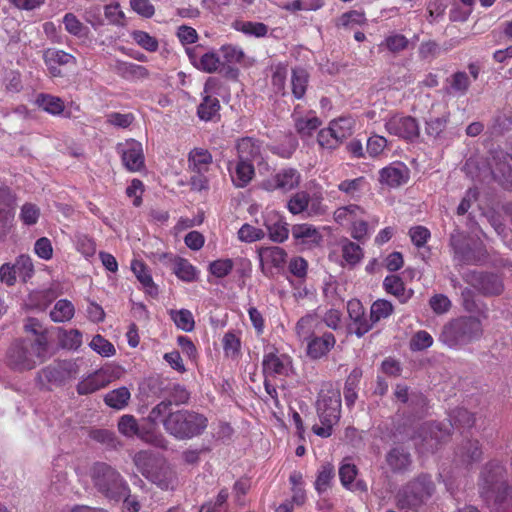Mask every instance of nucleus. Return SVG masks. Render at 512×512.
I'll return each instance as SVG.
<instances>
[{
  "label": "nucleus",
  "mask_w": 512,
  "mask_h": 512,
  "mask_svg": "<svg viewBox=\"0 0 512 512\" xmlns=\"http://www.w3.org/2000/svg\"><path fill=\"white\" fill-rule=\"evenodd\" d=\"M146 420L162 424L166 433L177 440H188L201 435L208 426L205 415L189 409L173 411L171 401H160L150 410Z\"/></svg>",
  "instance_id": "obj_1"
},
{
  "label": "nucleus",
  "mask_w": 512,
  "mask_h": 512,
  "mask_svg": "<svg viewBox=\"0 0 512 512\" xmlns=\"http://www.w3.org/2000/svg\"><path fill=\"white\" fill-rule=\"evenodd\" d=\"M477 485L484 500L500 506L506 503L512 493L506 466L498 459H492L482 467Z\"/></svg>",
  "instance_id": "obj_2"
},
{
  "label": "nucleus",
  "mask_w": 512,
  "mask_h": 512,
  "mask_svg": "<svg viewBox=\"0 0 512 512\" xmlns=\"http://www.w3.org/2000/svg\"><path fill=\"white\" fill-rule=\"evenodd\" d=\"M449 422V425L436 422L424 423L417 432L416 438L421 440V445L427 451L433 452L450 437L453 427L459 430L472 428L475 424V416L465 408H456L449 414Z\"/></svg>",
  "instance_id": "obj_3"
},
{
  "label": "nucleus",
  "mask_w": 512,
  "mask_h": 512,
  "mask_svg": "<svg viewBox=\"0 0 512 512\" xmlns=\"http://www.w3.org/2000/svg\"><path fill=\"white\" fill-rule=\"evenodd\" d=\"M48 339L43 335L38 339H22L14 342L8 350V365L16 371H29L47 358Z\"/></svg>",
  "instance_id": "obj_4"
},
{
  "label": "nucleus",
  "mask_w": 512,
  "mask_h": 512,
  "mask_svg": "<svg viewBox=\"0 0 512 512\" xmlns=\"http://www.w3.org/2000/svg\"><path fill=\"white\" fill-rule=\"evenodd\" d=\"M89 474L94 488L108 500L119 502L125 493L131 492L121 474L105 462H95Z\"/></svg>",
  "instance_id": "obj_5"
},
{
  "label": "nucleus",
  "mask_w": 512,
  "mask_h": 512,
  "mask_svg": "<svg viewBox=\"0 0 512 512\" xmlns=\"http://www.w3.org/2000/svg\"><path fill=\"white\" fill-rule=\"evenodd\" d=\"M482 333V323L478 318L462 316L444 325L440 340L450 348H457L479 339Z\"/></svg>",
  "instance_id": "obj_6"
},
{
  "label": "nucleus",
  "mask_w": 512,
  "mask_h": 512,
  "mask_svg": "<svg viewBox=\"0 0 512 512\" xmlns=\"http://www.w3.org/2000/svg\"><path fill=\"white\" fill-rule=\"evenodd\" d=\"M480 226H475L472 233L477 236H466L459 229L451 234L450 243L454 250L455 258L462 264L482 265L487 262L488 253L482 241L478 238Z\"/></svg>",
  "instance_id": "obj_7"
},
{
  "label": "nucleus",
  "mask_w": 512,
  "mask_h": 512,
  "mask_svg": "<svg viewBox=\"0 0 512 512\" xmlns=\"http://www.w3.org/2000/svg\"><path fill=\"white\" fill-rule=\"evenodd\" d=\"M317 412L321 426L314 425L312 431L320 437L331 436L333 426L338 422L341 412V399L339 394L321 396L317 402Z\"/></svg>",
  "instance_id": "obj_8"
},
{
  "label": "nucleus",
  "mask_w": 512,
  "mask_h": 512,
  "mask_svg": "<svg viewBox=\"0 0 512 512\" xmlns=\"http://www.w3.org/2000/svg\"><path fill=\"white\" fill-rule=\"evenodd\" d=\"M79 374V366L73 360H55L38 371L36 381L41 388L46 384L61 386L66 381L74 379Z\"/></svg>",
  "instance_id": "obj_9"
},
{
  "label": "nucleus",
  "mask_w": 512,
  "mask_h": 512,
  "mask_svg": "<svg viewBox=\"0 0 512 512\" xmlns=\"http://www.w3.org/2000/svg\"><path fill=\"white\" fill-rule=\"evenodd\" d=\"M118 431L126 438L138 437L142 441L152 444L159 448H166L167 440L161 434H155L140 427L138 420L134 415L124 414L117 423Z\"/></svg>",
  "instance_id": "obj_10"
},
{
  "label": "nucleus",
  "mask_w": 512,
  "mask_h": 512,
  "mask_svg": "<svg viewBox=\"0 0 512 512\" xmlns=\"http://www.w3.org/2000/svg\"><path fill=\"white\" fill-rule=\"evenodd\" d=\"M120 376V367L111 365L104 366L82 379L76 386L77 393L79 395L92 394L106 387L116 379H119Z\"/></svg>",
  "instance_id": "obj_11"
},
{
  "label": "nucleus",
  "mask_w": 512,
  "mask_h": 512,
  "mask_svg": "<svg viewBox=\"0 0 512 512\" xmlns=\"http://www.w3.org/2000/svg\"><path fill=\"white\" fill-rule=\"evenodd\" d=\"M385 128L389 134L405 140L412 141L419 136V125L411 116L393 115L386 121Z\"/></svg>",
  "instance_id": "obj_12"
},
{
  "label": "nucleus",
  "mask_w": 512,
  "mask_h": 512,
  "mask_svg": "<svg viewBox=\"0 0 512 512\" xmlns=\"http://www.w3.org/2000/svg\"><path fill=\"white\" fill-rule=\"evenodd\" d=\"M117 152L125 168L132 172L140 171L144 167V154L142 144L134 139H128L117 145Z\"/></svg>",
  "instance_id": "obj_13"
},
{
  "label": "nucleus",
  "mask_w": 512,
  "mask_h": 512,
  "mask_svg": "<svg viewBox=\"0 0 512 512\" xmlns=\"http://www.w3.org/2000/svg\"><path fill=\"white\" fill-rule=\"evenodd\" d=\"M347 313L351 321L349 330L357 337H363L372 329L370 317H366L364 306L359 299H351L347 302Z\"/></svg>",
  "instance_id": "obj_14"
},
{
  "label": "nucleus",
  "mask_w": 512,
  "mask_h": 512,
  "mask_svg": "<svg viewBox=\"0 0 512 512\" xmlns=\"http://www.w3.org/2000/svg\"><path fill=\"white\" fill-rule=\"evenodd\" d=\"M301 181V175L295 168H284L270 179L262 182V187L267 191L281 190L283 192L296 188Z\"/></svg>",
  "instance_id": "obj_15"
},
{
  "label": "nucleus",
  "mask_w": 512,
  "mask_h": 512,
  "mask_svg": "<svg viewBox=\"0 0 512 512\" xmlns=\"http://www.w3.org/2000/svg\"><path fill=\"white\" fill-rule=\"evenodd\" d=\"M306 342V354L312 360L326 357L336 345V337L332 332L322 333L308 339Z\"/></svg>",
  "instance_id": "obj_16"
},
{
  "label": "nucleus",
  "mask_w": 512,
  "mask_h": 512,
  "mask_svg": "<svg viewBox=\"0 0 512 512\" xmlns=\"http://www.w3.org/2000/svg\"><path fill=\"white\" fill-rule=\"evenodd\" d=\"M471 284L485 296H498L504 291L502 279L494 273H473Z\"/></svg>",
  "instance_id": "obj_17"
},
{
  "label": "nucleus",
  "mask_w": 512,
  "mask_h": 512,
  "mask_svg": "<svg viewBox=\"0 0 512 512\" xmlns=\"http://www.w3.org/2000/svg\"><path fill=\"white\" fill-rule=\"evenodd\" d=\"M288 357L279 354L276 349L265 352L262 359V371L264 378H275L277 376H286L288 371Z\"/></svg>",
  "instance_id": "obj_18"
},
{
  "label": "nucleus",
  "mask_w": 512,
  "mask_h": 512,
  "mask_svg": "<svg viewBox=\"0 0 512 512\" xmlns=\"http://www.w3.org/2000/svg\"><path fill=\"white\" fill-rule=\"evenodd\" d=\"M323 331V321L321 316L316 312H309L305 314L295 325L296 335L304 342Z\"/></svg>",
  "instance_id": "obj_19"
},
{
  "label": "nucleus",
  "mask_w": 512,
  "mask_h": 512,
  "mask_svg": "<svg viewBox=\"0 0 512 512\" xmlns=\"http://www.w3.org/2000/svg\"><path fill=\"white\" fill-rule=\"evenodd\" d=\"M237 158L240 161L254 164L262 160L261 144L252 137H244L236 144Z\"/></svg>",
  "instance_id": "obj_20"
},
{
  "label": "nucleus",
  "mask_w": 512,
  "mask_h": 512,
  "mask_svg": "<svg viewBox=\"0 0 512 512\" xmlns=\"http://www.w3.org/2000/svg\"><path fill=\"white\" fill-rule=\"evenodd\" d=\"M176 473L170 464L162 458L152 471L149 481L156 484L162 490L173 489L176 483Z\"/></svg>",
  "instance_id": "obj_21"
},
{
  "label": "nucleus",
  "mask_w": 512,
  "mask_h": 512,
  "mask_svg": "<svg viewBox=\"0 0 512 512\" xmlns=\"http://www.w3.org/2000/svg\"><path fill=\"white\" fill-rule=\"evenodd\" d=\"M409 170L401 162H396L382 168L379 172V181L390 187H397L408 180Z\"/></svg>",
  "instance_id": "obj_22"
},
{
  "label": "nucleus",
  "mask_w": 512,
  "mask_h": 512,
  "mask_svg": "<svg viewBox=\"0 0 512 512\" xmlns=\"http://www.w3.org/2000/svg\"><path fill=\"white\" fill-rule=\"evenodd\" d=\"M383 289L387 294L397 298L401 304L407 303L413 296L412 289H407L402 278L398 275H387L383 280Z\"/></svg>",
  "instance_id": "obj_23"
},
{
  "label": "nucleus",
  "mask_w": 512,
  "mask_h": 512,
  "mask_svg": "<svg viewBox=\"0 0 512 512\" xmlns=\"http://www.w3.org/2000/svg\"><path fill=\"white\" fill-rule=\"evenodd\" d=\"M212 161L211 153L204 148H194L188 155V167L193 173H207Z\"/></svg>",
  "instance_id": "obj_24"
},
{
  "label": "nucleus",
  "mask_w": 512,
  "mask_h": 512,
  "mask_svg": "<svg viewBox=\"0 0 512 512\" xmlns=\"http://www.w3.org/2000/svg\"><path fill=\"white\" fill-rule=\"evenodd\" d=\"M172 271L179 280L186 283L196 282L199 279V270L182 257L173 259Z\"/></svg>",
  "instance_id": "obj_25"
},
{
  "label": "nucleus",
  "mask_w": 512,
  "mask_h": 512,
  "mask_svg": "<svg viewBox=\"0 0 512 512\" xmlns=\"http://www.w3.org/2000/svg\"><path fill=\"white\" fill-rule=\"evenodd\" d=\"M161 459L150 451L141 450L134 455L133 462L137 470L149 480L152 471Z\"/></svg>",
  "instance_id": "obj_26"
},
{
  "label": "nucleus",
  "mask_w": 512,
  "mask_h": 512,
  "mask_svg": "<svg viewBox=\"0 0 512 512\" xmlns=\"http://www.w3.org/2000/svg\"><path fill=\"white\" fill-rule=\"evenodd\" d=\"M386 462L393 472L406 471L411 465V455L403 447H394L387 453Z\"/></svg>",
  "instance_id": "obj_27"
},
{
  "label": "nucleus",
  "mask_w": 512,
  "mask_h": 512,
  "mask_svg": "<svg viewBox=\"0 0 512 512\" xmlns=\"http://www.w3.org/2000/svg\"><path fill=\"white\" fill-rule=\"evenodd\" d=\"M335 478V467L331 462H324L316 473L314 488L318 494H323L331 488Z\"/></svg>",
  "instance_id": "obj_28"
},
{
  "label": "nucleus",
  "mask_w": 512,
  "mask_h": 512,
  "mask_svg": "<svg viewBox=\"0 0 512 512\" xmlns=\"http://www.w3.org/2000/svg\"><path fill=\"white\" fill-rule=\"evenodd\" d=\"M309 73L303 67H294L291 70V92L295 99H302L305 96L308 83H309Z\"/></svg>",
  "instance_id": "obj_29"
},
{
  "label": "nucleus",
  "mask_w": 512,
  "mask_h": 512,
  "mask_svg": "<svg viewBox=\"0 0 512 512\" xmlns=\"http://www.w3.org/2000/svg\"><path fill=\"white\" fill-rule=\"evenodd\" d=\"M492 174L496 179H512V156L503 151L496 152L493 157Z\"/></svg>",
  "instance_id": "obj_30"
},
{
  "label": "nucleus",
  "mask_w": 512,
  "mask_h": 512,
  "mask_svg": "<svg viewBox=\"0 0 512 512\" xmlns=\"http://www.w3.org/2000/svg\"><path fill=\"white\" fill-rule=\"evenodd\" d=\"M222 347L225 357L237 360L241 356V332L228 330L222 338Z\"/></svg>",
  "instance_id": "obj_31"
},
{
  "label": "nucleus",
  "mask_w": 512,
  "mask_h": 512,
  "mask_svg": "<svg viewBox=\"0 0 512 512\" xmlns=\"http://www.w3.org/2000/svg\"><path fill=\"white\" fill-rule=\"evenodd\" d=\"M362 378V370L354 368L346 378L343 396L348 407H352L358 397L359 384Z\"/></svg>",
  "instance_id": "obj_32"
},
{
  "label": "nucleus",
  "mask_w": 512,
  "mask_h": 512,
  "mask_svg": "<svg viewBox=\"0 0 512 512\" xmlns=\"http://www.w3.org/2000/svg\"><path fill=\"white\" fill-rule=\"evenodd\" d=\"M299 244L310 249L318 245L322 240V235L315 227L311 226H293L292 231Z\"/></svg>",
  "instance_id": "obj_33"
},
{
  "label": "nucleus",
  "mask_w": 512,
  "mask_h": 512,
  "mask_svg": "<svg viewBox=\"0 0 512 512\" xmlns=\"http://www.w3.org/2000/svg\"><path fill=\"white\" fill-rule=\"evenodd\" d=\"M262 265H270L273 268H282L286 263L287 253L280 247H264L259 250Z\"/></svg>",
  "instance_id": "obj_34"
},
{
  "label": "nucleus",
  "mask_w": 512,
  "mask_h": 512,
  "mask_svg": "<svg viewBox=\"0 0 512 512\" xmlns=\"http://www.w3.org/2000/svg\"><path fill=\"white\" fill-rule=\"evenodd\" d=\"M254 175V164L237 160L231 179L236 187L243 188L250 183Z\"/></svg>",
  "instance_id": "obj_35"
},
{
  "label": "nucleus",
  "mask_w": 512,
  "mask_h": 512,
  "mask_svg": "<svg viewBox=\"0 0 512 512\" xmlns=\"http://www.w3.org/2000/svg\"><path fill=\"white\" fill-rule=\"evenodd\" d=\"M187 54L189 56V59L193 63V65L206 73H213L216 72L219 65H220V59L218 55L214 52H207L204 53L199 60L197 61L196 55L194 51L187 49Z\"/></svg>",
  "instance_id": "obj_36"
},
{
  "label": "nucleus",
  "mask_w": 512,
  "mask_h": 512,
  "mask_svg": "<svg viewBox=\"0 0 512 512\" xmlns=\"http://www.w3.org/2000/svg\"><path fill=\"white\" fill-rule=\"evenodd\" d=\"M340 246L342 258L346 265L354 267L363 259L364 252L360 245L345 238L340 241Z\"/></svg>",
  "instance_id": "obj_37"
},
{
  "label": "nucleus",
  "mask_w": 512,
  "mask_h": 512,
  "mask_svg": "<svg viewBox=\"0 0 512 512\" xmlns=\"http://www.w3.org/2000/svg\"><path fill=\"white\" fill-rule=\"evenodd\" d=\"M426 500L427 498L421 495L415 488H412V484L409 483L403 493L398 496L397 506L400 509H417Z\"/></svg>",
  "instance_id": "obj_38"
},
{
  "label": "nucleus",
  "mask_w": 512,
  "mask_h": 512,
  "mask_svg": "<svg viewBox=\"0 0 512 512\" xmlns=\"http://www.w3.org/2000/svg\"><path fill=\"white\" fill-rule=\"evenodd\" d=\"M131 398L129 389L125 386L109 391L104 396V403L115 410H122L128 406Z\"/></svg>",
  "instance_id": "obj_39"
},
{
  "label": "nucleus",
  "mask_w": 512,
  "mask_h": 512,
  "mask_svg": "<svg viewBox=\"0 0 512 512\" xmlns=\"http://www.w3.org/2000/svg\"><path fill=\"white\" fill-rule=\"evenodd\" d=\"M393 312L394 306L390 301L386 299L375 300L371 304L369 315L372 327L381 320L389 318L393 314Z\"/></svg>",
  "instance_id": "obj_40"
},
{
  "label": "nucleus",
  "mask_w": 512,
  "mask_h": 512,
  "mask_svg": "<svg viewBox=\"0 0 512 512\" xmlns=\"http://www.w3.org/2000/svg\"><path fill=\"white\" fill-rule=\"evenodd\" d=\"M15 198L10 189L0 186V222L6 223L14 217Z\"/></svg>",
  "instance_id": "obj_41"
},
{
  "label": "nucleus",
  "mask_w": 512,
  "mask_h": 512,
  "mask_svg": "<svg viewBox=\"0 0 512 512\" xmlns=\"http://www.w3.org/2000/svg\"><path fill=\"white\" fill-rule=\"evenodd\" d=\"M482 455V447L478 440H468L458 453L461 461L467 465L479 462Z\"/></svg>",
  "instance_id": "obj_42"
},
{
  "label": "nucleus",
  "mask_w": 512,
  "mask_h": 512,
  "mask_svg": "<svg viewBox=\"0 0 512 512\" xmlns=\"http://www.w3.org/2000/svg\"><path fill=\"white\" fill-rule=\"evenodd\" d=\"M354 125L355 121L351 117H340L329 123L331 131L340 143L353 134Z\"/></svg>",
  "instance_id": "obj_43"
},
{
  "label": "nucleus",
  "mask_w": 512,
  "mask_h": 512,
  "mask_svg": "<svg viewBox=\"0 0 512 512\" xmlns=\"http://www.w3.org/2000/svg\"><path fill=\"white\" fill-rule=\"evenodd\" d=\"M36 104L52 115H59L64 111V101L57 96L41 93L37 96Z\"/></svg>",
  "instance_id": "obj_44"
},
{
  "label": "nucleus",
  "mask_w": 512,
  "mask_h": 512,
  "mask_svg": "<svg viewBox=\"0 0 512 512\" xmlns=\"http://www.w3.org/2000/svg\"><path fill=\"white\" fill-rule=\"evenodd\" d=\"M169 315L175 326L185 332H191L195 328V320L188 309L170 310Z\"/></svg>",
  "instance_id": "obj_45"
},
{
  "label": "nucleus",
  "mask_w": 512,
  "mask_h": 512,
  "mask_svg": "<svg viewBox=\"0 0 512 512\" xmlns=\"http://www.w3.org/2000/svg\"><path fill=\"white\" fill-rule=\"evenodd\" d=\"M58 341L63 349L77 350L82 345V333L77 329L59 328Z\"/></svg>",
  "instance_id": "obj_46"
},
{
  "label": "nucleus",
  "mask_w": 512,
  "mask_h": 512,
  "mask_svg": "<svg viewBox=\"0 0 512 512\" xmlns=\"http://www.w3.org/2000/svg\"><path fill=\"white\" fill-rule=\"evenodd\" d=\"M169 383L170 381L161 375H152L145 380L144 389L151 396L158 398L165 397Z\"/></svg>",
  "instance_id": "obj_47"
},
{
  "label": "nucleus",
  "mask_w": 512,
  "mask_h": 512,
  "mask_svg": "<svg viewBox=\"0 0 512 512\" xmlns=\"http://www.w3.org/2000/svg\"><path fill=\"white\" fill-rule=\"evenodd\" d=\"M74 305L66 300H58L50 311V317L54 322H66L74 316Z\"/></svg>",
  "instance_id": "obj_48"
},
{
  "label": "nucleus",
  "mask_w": 512,
  "mask_h": 512,
  "mask_svg": "<svg viewBox=\"0 0 512 512\" xmlns=\"http://www.w3.org/2000/svg\"><path fill=\"white\" fill-rule=\"evenodd\" d=\"M190 399V393L186 389L184 385L179 383H169V388L167 389V393L165 399L162 401H171V406L182 405L188 403Z\"/></svg>",
  "instance_id": "obj_49"
},
{
  "label": "nucleus",
  "mask_w": 512,
  "mask_h": 512,
  "mask_svg": "<svg viewBox=\"0 0 512 512\" xmlns=\"http://www.w3.org/2000/svg\"><path fill=\"white\" fill-rule=\"evenodd\" d=\"M219 109V100L210 95H206L198 106L197 114L200 119L210 121L218 114Z\"/></svg>",
  "instance_id": "obj_50"
},
{
  "label": "nucleus",
  "mask_w": 512,
  "mask_h": 512,
  "mask_svg": "<svg viewBox=\"0 0 512 512\" xmlns=\"http://www.w3.org/2000/svg\"><path fill=\"white\" fill-rule=\"evenodd\" d=\"M17 276L23 283H27L34 275V265L29 255H20L14 263Z\"/></svg>",
  "instance_id": "obj_51"
},
{
  "label": "nucleus",
  "mask_w": 512,
  "mask_h": 512,
  "mask_svg": "<svg viewBox=\"0 0 512 512\" xmlns=\"http://www.w3.org/2000/svg\"><path fill=\"white\" fill-rule=\"evenodd\" d=\"M65 30L78 38L88 35L89 29L73 13H66L63 17Z\"/></svg>",
  "instance_id": "obj_52"
},
{
  "label": "nucleus",
  "mask_w": 512,
  "mask_h": 512,
  "mask_svg": "<svg viewBox=\"0 0 512 512\" xmlns=\"http://www.w3.org/2000/svg\"><path fill=\"white\" fill-rule=\"evenodd\" d=\"M131 269L133 273L135 274L138 281L146 288H151L157 290L154 281L152 279V276L150 274V271L147 267V265L141 261L134 259L131 262Z\"/></svg>",
  "instance_id": "obj_53"
},
{
  "label": "nucleus",
  "mask_w": 512,
  "mask_h": 512,
  "mask_svg": "<svg viewBox=\"0 0 512 512\" xmlns=\"http://www.w3.org/2000/svg\"><path fill=\"white\" fill-rule=\"evenodd\" d=\"M410 44V41L403 34L393 33L385 38L380 47H385L396 54L406 50Z\"/></svg>",
  "instance_id": "obj_54"
},
{
  "label": "nucleus",
  "mask_w": 512,
  "mask_h": 512,
  "mask_svg": "<svg viewBox=\"0 0 512 512\" xmlns=\"http://www.w3.org/2000/svg\"><path fill=\"white\" fill-rule=\"evenodd\" d=\"M449 84L454 94L464 96L469 90L471 81L466 72L458 71L451 75Z\"/></svg>",
  "instance_id": "obj_55"
},
{
  "label": "nucleus",
  "mask_w": 512,
  "mask_h": 512,
  "mask_svg": "<svg viewBox=\"0 0 512 512\" xmlns=\"http://www.w3.org/2000/svg\"><path fill=\"white\" fill-rule=\"evenodd\" d=\"M229 491L227 488H222L214 502H207L203 504L199 512H228L227 500Z\"/></svg>",
  "instance_id": "obj_56"
},
{
  "label": "nucleus",
  "mask_w": 512,
  "mask_h": 512,
  "mask_svg": "<svg viewBox=\"0 0 512 512\" xmlns=\"http://www.w3.org/2000/svg\"><path fill=\"white\" fill-rule=\"evenodd\" d=\"M288 75V68L287 65L279 63L275 66L272 77H271V83L274 91L278 94L285 95L286 94V79Z\"/></svg>",
  "instance_id": "obj_57"
},
{
  "label": "nucleus",
  "mask_w": 512,
  "mask_h": 512,
  "mask_svg": "<svg viewBox=\"0 0 512 512\" xmlns=\"http://www.w3.org/2000/svg\"><path fill=\"white\" fill-rule=\"evenodd\" d=\"M89 346L103 357H111L116 353L114 345L100 334H97L92 338Z\"/></svg>",
  "instance_id": "obj_58"
},
{
  "label": "nucleus",
  "mask_w": 512,
  "mask_h": 512,
  "mask_svg": "<svg viewBox=\"0 0 512 512\" xmlns=\"http://www.w3.org/2000/svg\"><path fill=\"white\" fill-rule=\"evenodd\" d=\"M410 483L412 484V488H415L427 499H429L435 491V485L429 474H421Z\"/></svg>",
  "instance_id": "obj_59"
},
{
  "label": "nucleus",
  "mask_w": 512,
  "mask_h": 512,
  "mask_svg": "<svg viewBox=\"0 0 512 512\" xmlns=\"http://www.w3.org/2000/svg\"><path fill=\"white\" fill-rule=\"evenodd\" d=\"M367 180L365 177H358L351 180H344L338 185V189L352 197L357 196L366 186Z\"/></svg>",
  "instance_id": "obj_60"
},
{
  "label": "nucleus",
  "mask_w": 512,
  "mask_h": 512,
  "mask_svg": "<svg viewBox=\"0 0 512 512\" xmlns=\"http://www.w3.org/2000/svg\"><path fill=\"white\" fill-rule=\"evenodd\" d=\"M321 125V120L316 117L299 118L296 120V131L302 136H310L313 131L317 130Z\"/></svg>",
  "instance_id": "obj_61"
},
{
  "label": "nucleus",
  "mask_w": 512,
  "mask_h": 512,
  "mask_svg": "<svg viewBox=\"0 0 512 512\" xmlns=\"http://www.w3.org/2000/svg\"><path fill=\"white\" fill-rule=\"evenodd\" d=\"M235 28L247 35H254L256 37H263L268 31L267 26L261 22H236Z\"/></svg>",
  "instance_id": "obj_62"
},
{
  "label": "nucleus",
  "mask_w": 512,
  "mask_h": 512,
  "mask_svg": "<svg viewBox=\"0 0 512 512\" xmlns=\"http://www.w3.org/2000/svg\"><path fill=\"white\" fill-rule=\"evenodd\" d=\"M234 268V263L231 259H217L209 264V272L217 277L223 278L229 275Z\"/></svg>",
  "instance_id": "obj_63"
},
{
  "label": "nucleus",
  "mask_w": 512,
  "mask_h": 512,
  "mask_svg": "<svg viewBox=\"0 0 512 512\" xmlns=\"http://www.w3.org/2000/svg\"><path fill=\"white\" fill-rule=\"evenodd\" d=\"M133 40L143 49L155 52L158 49V41L145 31L137 30L132 33Z\"/></svg>",
  "instance_id": "obj_64"
}]
</instances>
